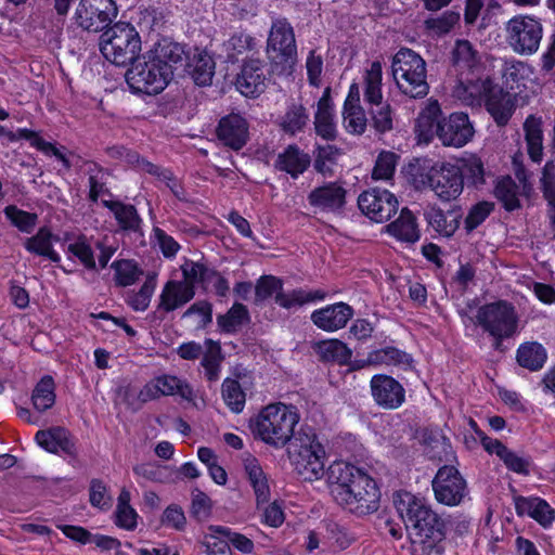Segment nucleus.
<instances>
[{
	"label": "nucleus",
	"mask_w": 555,
	"mask_h": 555,
	"mask_svg": "<svg viewBox=\"0 0 555 555\" xmlns=\"http://www.w3.org/2000/svg\"><path fill=\"white\" fill-rule=\"evenodd\" d=\"M100 50L111 63L125 66L139 57L141 39L133 26L117 23L101 35Z\"/></svg>",
	"instance_id": "nucleus-7"
},
{
	"label": "nucleus",
	"mask_w": 555,
	"mask_h": 555,
	"mask_svg": "<svg viewBox=\"0 0 555 555\" xmlns=\"http://www.w3.org/2000/svg\"><path fill=\"white\" fill-rule=\"evenodd\" d=\"M433 489L439 503L455 506L466 495V481L455 467L443 466L433 480Z\"/></svg>",
	"instance_id": "nucleus-14"
},
{
	"label": "nucleus",
	"mask_w": 555,
	"mask_h": 555,
	"mask_svg": "<svg viewBox=\"0 0 555 555\" xmlns=\"http://www.w3.org/2000/svg\"><path fill=\"white\" fill-rule=\"evenodd\" d=\"M89 175V198L91 202H98L100 196L106 195L108 197H112L113 194L111 191L106 188V173L103 171V169L98 168L95 165L93 168H90L88 170Z\"/></svg>",
	"instance_id": "nucleus-59"
},
{
	"label": "nucleus",
	"mask_w": 555,
	"mask_h": 555,
	"mask_svg": "<svg viewBox=\"0 0 555 555\" xmlns=\"http://www.w3.org/2000/svg\"><path fill=\"white\" fill-rule=\"evenodd\" d=\"M37 443L51 453L64 452L67 455H76V446L72 435L64 427H52L39 430L35 437Z\"/></svg>",
	"instance_id": "nucleus-24"
},
{
	"label": "nucleus",
	"mask_w": 555,
	"mask_h": 555,
	"mask_svg": "<svg viewBox=\"0 0 555 555\" xmlns=\"http://www.w3.org/2000/svg\"><path fill=\"white\" fill-rule=\"evenodd\" d=\"M311 163L310 156L300 151L296 145H288L283 153L278 156L275 167L279 170L289 173L293 178H297L309 167Z\"/></svg>",
	"instance_id": "nucleus-30"
},
{
	"label": "nucleus",
	"mask_w": 555,
	"mask_h": 555,
	"mask_svg": "<svg viewBox=\"0 0 555 555\" xmlns=\"http://www.w3.org/2000/svg\"><path fill=\"white\" fill-rule=\"evenodd\" d=\"M250 320L249 312L243 304L235 302L227 313L217 317V324L224 333H236Z\"/></svg>",
	"instance_id": "nucleus-40"
},
{
	"label": "nucleus",
	"mask_w": 555,
	"mask_h": 555,
	"mask_svg": "<svg viewBox=\"0 0 555 555\" xmlns=\"http://www.w3.org/2000/svg\"><path fill=\"white\" fill-rule=\"evenodd\" d=\"M34 408L44 412L55 403V384L50 375L43 376L35 386L31 395Z\"/></svg>",
	"instance_id": "nucleus-41"
},
{
	"label": "nucleus",
	"mask_w": 555,
	"mask_h": 555,
	"mask_svg": "<svg viewBox=\"0 0 555 555\" xmlns=\"http://www.w3.org/2000/svg\"><path fill=\"white\" fill-rule=\"evenodd\" d=\"M170 80L168 67L157 65L149 53L139 56L126 72V81L133 93L158 94Z\"/></svg>",
	"instance_id": "nucleus-9"
},
{
	"label": "nucleus",
	"mask_w": 555,
	"mask_h": 555,
	"mask_svg": "<svg viewBox=\"0 0 555 555\" xmlns=\"http://www.w3.org/2000/svg\"><path fill=\"white\" fill-rule=\"evenodd\" d=\"M340 154V150L334 145L318 146L314 152V169L323 176L332 175Z\"/></svg>",
	"instance_id": "nucleus-49"
},
{
	"label": "nucleus",
	"mask_w": 555,
	"mask_h": 555,
	"mask_svg": "<svg viewBox=\"0 0 555 555\" xmlns=\"http://www.w3.org/2000/svg\"><path fill=\"white\" fill-rule=\"evenodd\" d=\"M5 217L16 227L20 231L30 233L36 225L37 215L10 205L4 208Z\"/></svg>",
	"instance_id": "nucleus-54"
},
{
	"label": "nucleus",
	"mask_w": 555,
	"mask_h": 555,
	"mask_svg": "<svg viewBox=\"0 0 555 555\" xmlns=\"http://www.w3.org/2000/svg\"><path fill=\"white\" fill-rule=\"evenodd\" d=\"M494 195L507 211L520 208L518 185L511 177H504L498 181Z\"/></svg>",
	"instance_id": "nucleus-46"
},
{
	"label": "nucleus",
	"mask_w": 555,
	"mask_h": 555,
	"mask_svg": "<svg viewBox=\"0 0 555 555\" xmlns=\"http://www.w3.org/2000/svg\"><path fill=\"white\" fill-rule=\"evenodd\" d=\"M315 351L322 361L347 364L351 359V350L338 339H327L317 344Z\"/></svg>",
	"instance_id": "nucleus-39"
},
{
	"label": "nucleus",
	"mask_w": 555,
	"mask_h": 555,
	"mask_svg": "<svg viewBox=\"0 0 555 555\" xmlns=\"http://www.w3.org/2000/svg\"><path fill=\"white\" fill-rule=\"evenodd\" d=\"M463 179L466 178L468 183L478 188L485 184V167L481 159L477 156H470L465 159L461 169Z\"/></svg>",
	"instance_id": "nucleus-61"
},
{
	"label": "nucleus",
	"mask_w": 555,
	"mask_h": 555,
	"mask_svg": "<svg viewBox=\"0 0 555 555\" xmlns=\"http://www.w3.org/2000/svg\"><path fill=\"white\" fill-rule=\"evenodd\" d=\"M460 21V13L455 11H446L438 17L427 18L425 27L436 34H447Z\"/></svg>",
	"instance_id": "nucleus-63"
},
{
	"label": "nucleus",
	"mask_w": 555,
	"mask_h": 555,
	"mask_svg": "<svg viewBox=\"0 0 555 555\" xmlns=\"http://www.w3.org/2000/svg\"><path fill=\"white\" fill-rule=\"evenodd\" d=\"M267 52L269 59L275 64L291 67L297 60V46L292 25L285 20H276L272 23Z\"/></svg>",
	"instance_id": "nucleus-12"
},
{
	"label": "nucleus",
	"mask_w": 555,
	"mask_h": 555,
	"mask_svg": "<svg viewBox=\"0 0 555 555\" xmlns=\"http://www.w3.org/2000/svg\"><path fill=\"white\" fill-rule=\"evenodd\" d=\"M309 204L322 211H339L346 203V190L331 182L312 190L308 195Z\"/></svg>",
	"instance_id": "nucleus-22"
},
{
	"label": "nucleus",
	"mask_w": 555,
	"mask_h": 555,
	"mask_svg": "<svg viewBox=\"0 0 555 555\" xmlns=\"http://www.w3.org/2000/svg\"><path fill=\"white\" fill-rule=\"evenodd\" d=\"M486 106L490 115L499 126H505L512 114L513 103L511 102L508 92H504L502 87L492 89V93L486 101Z\"/></svg>",
	"instance_id": "nucleus-33"
},
{
	"label": "nucleus",
	"mask_w": 555,
	"mask_h": 555,
	"mask_svg": "<svg viewBox=\"0 0 555 555\" xmlns=\"http://www.w3.org/2000/svg\"><path fill=\"white\" fill-rule=\"evenodd\" d=\"M382 66L378 62H373L365 76L364 100L371 105L382 103Z\"/></svg>",
	"instance_id": "nucleus-48"
},
{
	"label": "nucleus",
	"mask_w": 555,
	"mask_h": 555,
	"mask_svg": "<svg viewBox=\"0 0 555 555\" xmlns=\"http://www.w3.org/2000/svg\"><path fill=\"white\" fill-rule=\"evenodd\" d=\"M388 232L408 243H414L420 238V232L415 222V217L408 209L403 208L397 220L387 225Z\"/></svg>",
	"instance_id": "nucleus-36"
},
{
	"label": "nucleus",
	"mask_w": 555,
	"mask_h": 555,
	"mask_svg": "<svg viewBox=\"0 0 555 555\" xmlns=\"http://www.w3.org/2000/svg\"><path fill=\"white\" fill-rule=\"evenodd\" d=\"M53 234L47 227H42L38 232L25 240L24 247L29 251L38 256L47 257L52 262H59L61 260L59 254L53 249L52 245Z\"/></svg>",
	"instance_id": "nucleus-35"
},
{
	"label": "nucleus",
	"mask_w": 555,
	"mask_h": 555,
	"mask_svg": "<svg viewBox=\"0 0 555 555\" xmlns=\"http://www.w3.org/2000/svg\"><path fill=\"white\" fill-rule=\"evenodd\" d=\"M210 532L209 538H216V534H220L229 540V542L240 552L244 554H250L254 551V542L246 535L233 532L230 528L210 525L208 527ZM208 538V535L206 537Z\"/></svg>",
	"instance_id": "nucleus-50"
},
{
	"label": "nucleus",
	"mask_w": 555,
	"mask_h": 555,
	"mask_svg": "<svg viewBox=\"0 0 555 555\" xmlns=\"http://www.w3.org/2000/svg\"><path fill=\"white\" fill-rule=\"evenodd\" d=\"M452 62L462 68H472L477 63V53L468 40H457L452 51Z\"/></svg>",
	"instance_id": "nucleus-55"
},
{
	"label": "nucleus",
	"mask_w": 555,
	"mask_h": 555,
	"mask_svg": "<svg viewBox=\"0 0 555 555\" xmlns=\"http://www.w3.org/2000/svg\"><path fill=\"white\" fill-rule=\"evenodd\" d=\"M475 323L493 338V348L500 349L504 339L518 333L519 315L507 300H496L478 308Z\"/></svg>",
	"instance_id": "nucleus-6"
},
{
	"label": "nucleus",
	"mask_w": 555,
	"mask_h": 555,
	"mask_svg": "<svg viewBox=\"0 0 555 555\" xmlns=\"http://www.w3.org/2000/svg\"><path fill=\"white\" fill-rule=\"evenodd\" d=\"M243 462L248 481L256 495L257 506L259 507L260 504L268 503L271 495L267 475L255 456L248 454Z\"/></svg>",
	"instance_id": "nucleus-28"
},
{
	"label": "nucleus",
	"mask_w": 555,
	"mask_h": 555,
	"mask_svg": "<svg viewBox=\"0 0 555 555\" xmlns=\"http://www.w3.org/2000/svg\"><path fill=\"white\" fill-rule=\"evenodd\" d=\"M399 507L411 526L412 555H441L444 552L446 521L421 499L408 495Z\"/></svg>",
	"instance_id": "nucleus-2"
},
{
	"label": "nucleus",
	"mask_w": 555,
	"mask_h": 555,
	"mask_svg": "<svg viewBox=\"0 0 555 555\" xmlns=\"http://www.w3.org/2000/svg\"><path fill=\"white\" fill-rule=\"evenodd\" d=\"M218 139L224 145L233 149H242L248 138V125L240 114L232 113L222 117L217 128Z\"/></svg>",
	"instance_id": "nucleus-20"
},
{
	"label": "nucleus",
	"mask_w": 555,
	"mask_h": 555,
	"mask_svg": "<svg viewBox=\"0 0 555 555\" xmlns=\"http://www.w3.org/2000/svg\"><path fill=\"white\" fill-rule=\"evenodd\" d=\"M344 124L349 133L362 134L367 126V119L362 106L344 107Z\"/></svg>",
	"instance_id": "nucleus-57"
},
{
	"label": "nucleus",
	"mask_w": 555,
	"mask_h": 555,
	"mask_svg": "<svg viewBox=\"0 0 555 555\" xmlns=\"http://www.w3.org/2000/svg\"><path fill=\"white\" fill-rule=\"evenodd\" d=\"M112 267L116 271V281L120 286L132 285L142 273L137 264L129 260L115 261Z\"/></svg>",
	"instance_id": "nucleus-62"
},
{
	"label": "nucleus",
	"mask_w": 555,
	"mask_h": 555,
	"mask_svg": "<svg viewBox=\"0 0 555 555\" xmlns=\"http://www.w3.org/2000/svg\"><path fill=\"white\" fill-rule=\"evenodd\" d=\"M274 295L276 305L284 309L302 307L306 304L323 300L326 293L322 289L306 291L302 288L293 289L289 293L283 292V282L273 275H262L255 286V304L267 300Z\"/></svg>",
	"instance_id": "nucleus-8"
},
{
	"label": "nucleus",
	"mask_w": 555,
	"mask_h": 555,
	"mask_svg": "<svg viewBox=\"0 0 555 555\" xmlns=\"http://www.w3.org/2000/svg\"><path fill=\"white\" fill-rule=\"evenodd\" d=\"M149 55L154 60L157 65L168 67L169 76L172 79L173 70L178 64L182 65L184 61L183 47L177 42L167 39L158 42L154 49L150 50Z\"/></svg>",
	"instance_id": "nucleus-27"
},
{
	"label": "nucleus",
	"mask_w": 555,
	"mask_h": 555,
	"mask_svg": "<svg viewBox=\"0 0 555 555\" xmlns=\"http://www.w3.org/2000/svg\"><path fill=\"white\" fill-rule=\"evenodd\" d=\"M358 206L371 220L382 223L397 212L398 201L389 191L375 188L360 194Z\"/></svg>",
	"instance_id": "nucleus-15"
},
{
	"label": "nucleus",
	"mask_w": 555,
	"mask_h": 555,
	"mask_svg": "<svg viewBox=\"0 0 555 555\" xmlns=\"http://www.w3.org/2000/svg\"><path fill=\"white\" fill-rule=\"evenodd\" d=\"M463 212L460 207L443 211L437 206H429L424 211L427 223L440 235L451 237L459 229Z\"/></svg>",
	"instance_id": "nucleus-23"
},
{
	"label": "nucleus",
	"mask_w": 555,
	"mask_h": 555,
	"mask_svg": "<svg viewBox=\"0 0 555 555\" xmlns=\"http://www.w3.org/2000/svg\"><path fill=\"white\" fill-rule=\"evenodd\" d=\"M374 402L385 410H397L405 401V389L392 376L376 374L370 382Z\"/></svg>",
	"instance_id": "nucleus-17"
},
{
	"label": "nucleus",
	"mask_w": 555,
	"mask_h": 555,
	"mask_svg": "<svg viewBox=\"0 0 555 555\" xmlns=\"http://www.w3.org/2000/svg\"><path fill=\"white\" fill-rule=\"evenodd\" d=\"M102 205L114 214L121 231L142 233V219L133 205L112 199H102Z\"/></svg>",
	"instance_id": "nucleus-26"
},
{
	"label": "nucleus",
	"mask_w": 555,
	"mask_h": 555,
	"mask_svg": "<svg viewBox=\"0 0 555 555\" xmlns=\"http://www.w3.org/2000/svg\"><path fill=\"white\" fill-rule=\"evenodd\" d=\"M366 362L371 365H396L406 369L411 366L412 358L396 347H385L370 352Z\"/></svg>",
	"instance_id": "nucleus-37"
},
{
	"label": "nucleus",
	"mask_w": 555,
	"mask_h": 555,
	"mask_svg": "<svg viewBox=\"0 0 555 555\" xmlns=\"http://www.w3.org/2000/svg\"><path fill=\"white\" fill-rule=\"evenodd\" d=\"M309 120V114L302 104H292L281 117V129L291 135L304 130Z\"/></svg>",
	"instance_id": "nucleus-42"
},
{
	"label": "nucleus",
	"mask_w": 555,
	"mask_h": 555,
	"mask_svg": "<svg viewBox=\"0 0 555 555\" xmlns=\"http://www.w3.org/2000/svg\"><path fill=\"white\" fill-rule=\"evenodd\" d=\"M266 66L258 59H249L236 76V89L245 96L255 98L266 89Z\"/></svg>",
	"instance_id": "nucleus-18"
},
{
	"label": "nucleus",
	"mask_w": 555,
	"mask_h": 555,
	"mask_svg": "<svg viewBox=\"0 0 555 555\" xmlns=\"http://www.w3.org/2000/svg\"><path fill=\"white\" fill-rule=\"evenodd\" d=\"M195 296V288L185 282L169 280L159 295L157 310L172 312L190 302Z\"/></svg>",
	"instance_id": "nucleus-21"
},
{
	"label": "nucleus",
	"mask_w": 555,
	"mask_h": 555,
	"mask_svg": "<svg viewBox=\"0 0 555 555\" xmlns=\"http://www.w3.org/2000/svg\"><path fill=\"white\" fill-rule=\"evenodd\" d=\"M501 74L505 88L516 90L520 86H525V81L531 76L532 69L522 61L508 60L504 62Z\"/></svg>",
	"instance_id": "nucleus-38"
},
{
	"label": "nucleus",
	"mask_w": 555,
	"mask_h": 555,
	"mask_svg": "<svg viewBox=\"0 0 555 555\" xmlns=\"http://www.w3.org/2000/svg\"><path fill=\"white\" fill-rule=\"evenodd\" d=\"M391 72L403 94L412 99H422L428 94L426 62L413 50L400 49L392 57Z\"/></svg>",
	"instance_id": "nucleus-5"
},
{
	"label": "nucleus",
	"mask_w": 555,
	"mask_h": 555,
	"mask_svg": "<svg viewBox=\"0 0 555 555\" xmlns=\"http://www.w3.org/2000/svg\"><path fill=\"white\" fill-rule=\"evenodd\" d=\"M160 396L179 395L188 401L194 398L193 388L189 383L173 375H163L155 378Z\"/></svg>",
	"instance_id": "nucleus-43"
},
{
	"label": "nucleus",
	"mask_w": 555,
	"mask_h": 555,
	"mask_svg": "<svg viewBox=\"0 0 555 555\" xmlns=\"http://www.w3.org/2000/svg\"><path fill=\"white\" fill-rule=\"evenodd\" d=\"M192 315L198 317L197 326L201 328L206 327L212 322V306L206 300H199L191 305L182 314V318H190Z\"/></svg>",
	"instance_id": "nucleus-64"
},
{
	"label": "nucleus",
	"mask_w": 555,
	"mask_h": 555,
	"mask_svg": "<svg viewBox=\"0 0 555 555\" xmlns=\"http://www.w3.org/2000/svg\"><path fill=\"white\" fill-rule=\"evenodd\" d=\"M206 351L203 352L202 366L205 370V376L210 382H216L219 378L220 365L223 360L221 347L219 343L211 339H206Z\"/></svg>",
	"instance_id": "nucleus-45"
},
{
	"label": "nucleus",
	"mask_w": 555,
	"mask_h": 555,
	"mask_svg": "<svg viewBox=\"0 0 555 555\" xmlns=\"http://www.w3.org/2000/svg\"><path fill=\"white\" fill-rule=\"evenodd\" d=\"M496 87L498 85L493 83L490 78H485L469 81L467 85L461 82L454 92L466 104L473 105L481 101L486 102L490 93H492V89Z\"/></svg>",
	"instance_id": "nucleus-34"
},
{
	"label": "nucleus",
	"mask_w": 555,
	"mask_h": 555,
	"mask_svg": "<svg viewBox=\"0 0 555 555\" xmlns=\"http://www.w3.org/2000/svg\"><path fill=\"white\" fill-rule=\"evenodd\" d=\"M421 182L443 202L456 199L464 189L461 168L450 163H436L422 175Z\"/></svg>",
	"instance_id": "nucleus-10"
},
{
	"label": "nucleus",
	"mask_w": 555,
	"mask_h": 555,
	"mask_svg": "<svg viewBox=\"0 0 555 555\" xmlns=\"http://www.w3.org/2000/svg\"><path fill=\"white\" fill-rule=\"evenodd\" d=\"M507 42L518 54L531 55L540 47L543 27L539 20L519 15L511 18L506 24Z\"/></svg>",
	"instance_id": "nucleus-11"
},
{
	"label": "nucleus",
	"mask_w": 555,
	"mask_h": 555,
	"mask_svg": "<svg viewBox=\"0 0 555 555\" xmlns=\"http://www.w3.org/2000/svg\"><path fill=\"white\" fill-rule=\"evenodd\" d=\"M67 250L74 257H76L87 269L94 270L95 259L93 255L92 247L87 242V237L85 235L78 236V238L68 245Z\"/></svg>",
	"instance_id": "nucleus-58"
},
{
	"label": "nucleus",
	"mask_w": 555,
	"mask_h": 555,
	"mask_svg": "<svg viewBox=\"0 0 555 555\" xmlns=\"http://www.w3.org/2000/svg\"><path fill=\"white\" fill-rule=\"evenodd\" d=\"M475 130L465 113H452L436 126V135L446 146L462 147L474 137Z\"/></svg>",
	"instance_id": "nucleus-16"
},
{
	"label": "nucleus",
	"mask_w": 555,
	"mask_h": 555,
	"mask_svg": "<svg viewBox=\"0 0 555 555\" xmlns=\"http://www.w3.org/2000/svg\"><path fill=\"white\" fill-rule=\"evenodd\" d=\"M328 486L335 502L357 516L372 514L379 507L380 491L376 481L351 464L333 463L328 468Z\"/></svg>",
	"instance_id": "nucleus-1"
},
{
	"label": "nucleus",
	"mask_w": 555,
	"mask_h": 555,
	"mask_svg": "<svg viewBox=\"0 0 555 555\" xmlns=\"http://www.w3.org/2000/svg\"><path fill=\"white\" fill-rule=\"evenodd\" d=\"M546 359V349L538 341H526L516 351L517 363L531 372L540 371Z\"/></svg>",
	"instance_id": "nucleus-32"
},
{
	"label": "nucleus",
	"mask_w": 555,
	"mask_h": 555,
	"mask_svg": "<svg viewBox=\"0 0 555 555\" xmlns=\"http://www.w3.org/2000/svg\"><path fill=\"white\" fill-rule=\"evenodd\" d=\"M289 451L298 476L305 481L320 479L324 475L325 450L317 440L314 429L310 426H301L294 430Z\"/></svg>",
	"instance_id": "nucleus-4"
},
{
	"label": "nucleus",
	"mask_w": 555,
	"mask_h": 555,
	"mask_svg": "<svg viewBox=\"0 0 555 555\" xmlns=\"http://www.w3.org/2000/svg\"><path fill=\"white\" fill-rule=\"evenodd\" d=\"M117 15L113 0H80L75 18L76 23L88 31H102Z\"/></svg>",
	"instance_id": "nucleus-13"
},
{
	"label": "nucleus",
	"mask_w": 555,
	"mask_h": 555,
	"mask_svg": "<svg viewBox=\"0 0 555 555\" xmlns=\"http://www.w3.org/2000/svg\"><path fill=\"white\" fill-rule=\"evenodd\" d=\"M181 272L183 280L180 282H185L194 288L196 284L210 282L214 275H217L216 270L196 261H186L181 266Z\"/></svg>",
	"instance_id": "nucleus-47"
},
{
	"label": "nucleus",
	"mask_w": 555,
	"mask_h": 555,
	"mask_svg": "<svg viewBox=\"0 0 555 555\" xmlns=\"http://www.w3.org/2000/svg\"><path fill=\"white\" fill-rule=\"evenodd\" d=\"M398 156L392 152H383L376 159L372 178L375 180H389L396 169Z\"/></svg>",
	"instance_id": "nucleus-60"
},
{
	"label": "nucleus",
	"mask_w": 555,
	"mask_h": 555,
	"mask_svg": "<svg viewBox=\"0 0 555 555\" xmlns=\"http://www.w3.org/2000/svg\"><path fill=\"white\" fill-rule=\"evenodd\" d=\"M494 209V204L487 201H481L474 204L464 219V229L466 233H472L490 216Z\"/></svg>",
	"instance_id": "nucleus-52"
},
{
	"label": "nucleus",
	"mask_w": 555,
	"mask_h": 555,
	"mask_svg": "<svg viewBox=\"0 0 555 555\" xmlns=\"http://www.w3.org/2000/svg\"><path fill=\"white\" fill-rule=\"evenodd\" d=\"M353 317V309L346 302H336L311 313L312 323L325 332H335L344 328Z\"/></svg>",
	"instance_id": "nucleus-19"
},
{
	"label": "nucleus",
	"mask_w": 555,
	"mask_h": 555,
	"mask_svg": "<svg viewBox=\"0 0 555 555\" xmlns=\"http://www.w3.org/2000/svg\"><path fill=\"white\" fill-rule=\"evenodd\" d=\"M216 63L206 51H196L188 62V72L198 86L211 85Z\"/></svg>",
	"instance_id": "nucleus-31"
},
{
	"label": "nucleus",
	"mask_w": 555,
	"mask_h": 555,
	"mask_svg": "<svg viewBox=\"0 0 555 555\" xmlns=\"http://www.w3.org/2000/svg\"><path fill=\"white\" fill-rule=\"evenodd\" d=\"M372 126L378 133H385L393 128L392 109L390 104L380 103L370 109Z\"/></svg>",
	"instance_id": "nucleus-53"
},
{
	"label": "nucleus",
	"mask_w": 555,
	"mask_h": 555,
	"mask_svg": "<svg viewBox=\"0 0 555 555\" xmlns=\"http://www.w3.org/2000/svg\"><path fill=\"white\" fill-rule=\"evenodd\" d=\"M298 422L297 409L279 402L263 408L251 424V429L264 443L279 449L291 442Z\"/></svg>",
	"instance_id": "nucleus-3"
},
{
	"label": "nucleus",
	"mask_w": 555,
	"mask_h": 555,
	"mask_svg": "<svg viewBox=\"0 0 555 555\" xmlns=\"http://www.w3.org/2000/svg\"><path fill=\"white\" fill-rule=\"evenodd\" d=\"M440 114L441 109L438 101H429L416 119L415 128L420 135L428 139L436 134L437 122L441 120L439 118Z\"/></svg>",
	"instance_id": "nucleus-44"
},
{
	"label": "nucleus",
	"mask_w": 555,
	"mask_h": 555,
	"mask_svg": "<svg viewBox=\"0 0 555 555\" xmlns=\"http://www.w3.org/2000/svg\"><path fill=\"white\" fill-rule=\"evenodd\" d=\"M155 286H156L155 276L154 275L149 276L138 293H133L128 296V299H127L128 305L135 311L146 310L151 302V298L154 293Z\"/></svg>",
	"instance_id": "nucleus-56"
},
{
	"label": "nucleus",
	"mask_w": 555,
	"mask_h": 555,
	"mask_svg": "<svg viewBox=\"0 0 555 555\" xmlns=\"http://www.w3.org/2000/svg\"><path fill=\"white\" fill-rule=\"evenodd\" d=\"M314 127L317 133L323 139H335L336 128L333 119V103L331 99L330 87L324 90L323 95L318 101V108L314 116Z\"/></svg>",
	"instance_id": "nucleus-29"
},
{
	"label": "nucleus",
	"mask_w": 555,
	"mask_h": 555,
	"mask_svg": "<svg viewBox=\"0 0 555 555\" xmlns=\"http://www.w3.org/2000/svg\"><path fill=\"white\" fill-rule=\"evenodd\" d=\"M522 130L529 158L533 163L540 164L544 155L542 118L529 115L522 124Z\"/></svg>",
	"instance_id": "nucleus-25"
},
{
	"label": "nucleus",
	"mask_w": 555,
	"mask_h": 555,
	"mask_svg": "<svg viewBox=\"0 0 555 555\" xmlns=\"http://www.w3.org/2000/svg\"><path fill=\"white\" fill-rule=\"evenodd\" d=\"M222 398L232 412L240 413L243 411L246 397L237 380L232 378L223 380Z\"/></svg>",
	"instance_id": "nucleus-51"
}]
</instances>
